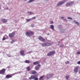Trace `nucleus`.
Instances as JSON below:
<instances>
[{
	"label": "nucleus",
	"mask_w": 80,
	"mask_h": 80,
	"mask_svg": "<svg viewBox=\"0 0 80 80\" xmlns=\"http://www.w3.org/2000/svg\"><path fill=\"white\" fill-rule=\"evenodd\" d=\"M53 23V21L51 22V24H52V23Z\"/></svg>",
	"instance_id": "nucleus-36"
},
{
	"label": "nucleus",
	"mask_w": 80,
	"mask_h": 80,
	"mask_svg": "<svg viewBox=\"0 0 80 80\" xmlns=\"http://www.w3.org/2000/svg\"><path fill=\"white\" fill-rule=\"evenodd\" d=\"M9 57H11V56H8Z\"/></svg>",
	"instance_id": "nucleus-40"
},
{
	"label": "nucleus",
	"mask_w": 80,
	"mask_h": 80,
	"mask_svg": "<svg viewBox=\"0 0 80 80\" xmlns=\"http://www.w3.org/2000/svg\"><path fill=\"white\" fill-rule=\"evenodd\" d=\"M50 27L52 30H53V29H54V26H53V25H51L50 26Z\"/></svg>",
	"instance_id": "nucleus-19"
},
{
	"label": "nucleus",
	"mask_w": 80,
	"mask_h": 80,
	"mask_svg": "<svg viewBox=\"0 0 80 80\" xmlns=\"http://www.w3.org/2000/svg\"><path fill=\"white\" fill-rule=\"evenodd\" d=\"M36 19V17H33L32 18V19Z\"/></svg>",
	"instance_id": "nucleus-31"
},
{
	"label": "nucleus",
	"mask_w": 80,
	"mask_h": 80,
	"mask_svg": "<svg viewBox=\"0 0 80 80\" xmlns=\"http://www.w3.org/2000/svg\"><path fill=\"white\" fill-rule=\"evenodd\" d=\"M31 35H34V32L32 31H30L29 32H26V35L27 37H31Z\"/></svg>",
	"instance_id": "nucleus-1"
},
{
	"label": "nucleus",
	"mask_w": 80,
	"mask_h": 80,
	"mask_svg": "<svg viewBox=\"0 0 80 80\" xmlns=\"http://www.w3.org/2000/svg\"><path fill=\"white\" fill-rule=\"evenodd\" d=\"M55 53V51H50L47 54L48 56H52V55H54Z\"/></svg>",
	"instance_id": "nucleus-3"
},
{
	"label": "nucleus",
	"mask_w": 80,
	"mask_h": 80,
	"mask_svg": "<svg viewBox=\"0 0 80 80\" xmlns=\"http://www.w3.org/2000/svg\"><path fill=\"white\" fill-rule=\"evenodd\" d=\"M68 63H69V61H67L66 62H65V64H68Z\"/></svg>",
	"instance_id": "nucleus-26"
},
{
	"label": "nucleus",
	"mask_w": 80,
	"mask_h": 80,
	"mask_svg": "<svg viewBox=\"0 0 80 80\" xmlns=\"http://www.w3.org/2000/svg\"><path fill=\"white\" fill-rule=\"evenodd\" d=\"M5 71H6L5 69H2L0 70V74L3 75L5 73Z\"/></svg>",
	"instance_id": "nucleus-7"
},
{
	"label": "nucleus",
	"mask_w": 80,
	"mask_h": 80,
	"mask_svg": "<svg viewBox=\"0 0 80 80\" xmlns=\"http://www.w3.org/2000/svg\"><path fill=\"white\" fill-rule=\"evenodd\" d=\"M47 79H48H48H49V78H48V77H47Z\"/></svg>",
	"instance_id": "nucleus-38"
},
{
	"label": "nucleus",
	"mask_w": 80,
	"mask_h": 80,
	"mask_svg": "<svg viewBox=\"0 0 80 80\" xmlns=\"http://www.w3.org/2000/svg\"><path fill=\"white\" fill-rule=\"evenodd\" d=\"M31 20H32V19H28L27 20V22H30Z\"/></svg>",
	"instance_id": "nucleus-27"
},
{
	"label": "nucleus",
	"mask_w": 80,
	"mask_h": 80,
	"mask_svg": "<svg viewBox=\"0 0 80 80\" xmlns=\"http://www.w3.org/2000/svg\"><path fill=\"white\" fill-rule=\"evenodd\" d=\"M77 54H78V55H79L80 54V51H78L77 52Z\"/></svg>",
	"instance_id": "nucleus-28"
},
{
	"label": "nucleus",
	"mask_w": 80,
	"mask_h": 80,
	"mask_svg": "<svg viewBox=\"0 0 80 80\" xmlns=\"http://www.w3.org/2000/svg\"><path fill=\"white\" fill-rule=\"evenodd\" d=\"M39 63H40V62L38 61L35 62L33 63V64L34 65H38L39 64Z\"/></svg>",
	"instance_id": "nucleus-13"
},
{
	"label": "nucleus",
	"mask_w": 80,
	"mask_h": 80,
	"mask_svg": "<svg viewBox=\"0 0 80 80\" xmlns=\"http://www.w3.org/2000/svg\"><path fill=\"white\" fill-rule=\"evenodd\" d=\"M43 77H44V76H42L40 77L39 78V80H42V79H43Z\"/></svg>",
	"instance_id": "nucleus-17"
},
{
	"label": "nucleus",
	"mask_w": 80,
	"mask_h": 80,
	"mask_svg": "<svg viewBox=\"0 0 80 80\" xmlns=\"http://www.w3.org/2000/svg\"><path fill=\"white\" fill-rule=\"evenodd\" d=\"M6 40V38H4V37H3L2 39V40L4 41V40Z\"/></svg>",
	"instance_id": "nucleus-25"
},
{
	"label": "nucleus",
	"mask_w": 80,
	"mask_h": 80,
	"mask_svg": "<svg viewBox=\"0 0 80 80\" xmlns=\"http://www.w3.org/2000/svg\"><path fill=\"white\" fill-rule=\"evenodd\" d=\"M74 23L75 24H77V21H74Z\"/></svg>",
	"instance_id": "nucleus-32"
},
{
	"label": "nucleus",
	"mask_w": 80,
	"mask_h": 80,
	"mask_svg": "<svg viewBox=\"0 0 80 80\" xmlns=\"http://www.w3.org/2000/svg\"><path fill=\"white\" fill-rule=\"evenodd\" d=\"M68 78H69V76H66V78L67 80H68Z\"/></svg>",
	"instance_id": "nucleus-24"
},
{
	"label": "nucleus",
	"mask_w": 80,
	"mask_h": 80,
	"mask_svg": "<svg viewBox=\"0 0 80 80\" xmlns=\"http://www.w3.org/2000/svg\"><path fill=\"white\" fill-rule=\"evenodd\" d=\"M61 47H63V45H62L61 46Z\"/></svg>",
	"instance_id": "nucleus-37"
},
{
	"label": "nucleus",
	"mask_w": 80,
	"mask_h": 80,
	"mask_svg": "<svg viewBox=\"0 0 80 80\" xmlns=\"http://www.w3.org/2000/svg\"><path fill=\"white\" fill-rule=\"evenodd\" d=\"M19 53L21 55H22V56H25V51L24 50H21Z\"/></svg>",
	"instance_id": "nucleus-10"
},
{
	"label": "nucleus",
	"mask_w": 80,
	"mask_h": 80,
	"mask_svg": "<svg viewBox=\"0 0 80 80\" xmlns=\"http://www.w3.org/2000/svg\"><path fill=\"white\" fill-rule=\"evenodd\" d=\"M25 63H30V61L28 60H26L24 62Z\"/></svg>",
	"instance_id": "nucleus-15"
},
{
	"label": "nucleus",
	"mask_w": 80,
	"mask_h": 80,
	"mask_svg": "<svg viewBox=\"0 0 80 80\" xmlns=\"http://www.w3.org/2000/svg\"><path fill=\"white\" fill-rule=\"evenodd\" d=\"M66 1H67L65 0L62 1H60L59 2H58L57 5V6H60V5H62V4H63V3H65Z\"/></svg>",
	"instance_id": "nucleus-5"
},
{
	"label": "nucleus",
	"mask_w": 80,
	"mask_h": 80,
	"mask_svg": "<svg viewBox=\"0 0 80 80\" xmlns=\"http://www.w3.org/2000/svg\"><path fill=\"white\" fill-rule=\"evenodd\" d=\"M40 67H41V65H40V64H38V67H39V68H40Z\"/></svg>",
	"instance_id": "nucleus-30"
},
{
	"label": "nucleus",
	"mask_w": 80,
	"mask_h": 80,
	"mask_svg": "<svg viewBox=\"0 0 80 80\" xmlns=\"http://www.w3.org/2000/svg\"><path fill=\"white\" fill-rule=\"evenodd\" d=\"M64 20H66V19H64Z\"/></svg>",
	"instance_id": "nucleus-42"
},
{
	"label": "nucleus",
	"mask_w": 80,
	"mask_h": 80,
	"mask_svg": "<svg viewBox=\"0 0 80 80\" xmlns=\"http://www.w3.org/2000/svg\"><path fill=\"white\" fill-rule=\"evenodd\" d=\"M50 45H51L50 43L48 42L46 43V47H48L49 46H50Z\"/></svg>",
	"instance_id": "nucleus-14"
},
{
	"label": "nucleus",
	"mask_w": 80,
	"mask_h": 80,
	"mask_svg": "<svg viewBox=\"0 0 80 80\" xmlns=\"http://www.w3.org/2000/svg\"><path fill=\"white\" fill-rule=\"evenodd\" d=\"M15 75V73H13L11 74V75H9V74H7L6 75L5 77L6 78H12L13 75Z\"/></svg>",
	"instance_id": "nucleus-4"
},
{
	"label": "nucleus",
	"mask_w": 80,
	"mask_h": 80,
	"mask_svg": "<svg viewBox=\"0 0 80 80\" xmlns=\"http://www.w3.org/2000/svg\"><path fill=\"white\" fill-rule=\"evenodd\" d=\"M76 24H77L78 25H80V23H78V22H77V23H76Z\"/></svg>",
	"instance_id": "nucleus-33"
},
{
	"label": "nucleus",
	"mask_w": 80,
	"mask_h": 80,
	"mask_svg": "<svg viewBox=\"0 0 80 80\" xmlns=\"http://www.w3.org/2000/svg\"><path fill=\"white\" fill-rule=\"evenodd\" d=\"M66 6L67 7H68V6H70V2H67L66 3Z\"/></svg>",
	"instance_id": "nucleus-23"
},
{
	"label": "nucleus",
	"mask_w": 80,
	"mask_h": 80,
	"mask_svg": "<svg viewBox=\"0 0 80 80\" xmlns=\"http://www.w3.org/2000/svg\"><path fill=\"white\" fill-rule=\"evenodd\" d=\"M50 35V34H49V33H48V34H47V35Z\"/></svg>",
	"instance_id": "nucleus-39"
},
{
	"label": "nucleus",
	"mask_w": 80,
	"mask_h": 80,
	"mask_svg": "<svg viewBox=\"0 0 80 80\" xmlns=\"http://www.w3.org/2000/svg\"><path fill=\"white\" fill-rule=\"evenodd\" d=\"M32 74V75H34V74H37V72L36 71L32 70L31 71Z\"/></svg>",
	"instance_id": "nucleus-11"
},
{
	"label": "nucleus",
	"mask_w": 80,
	"mask_h": 80,
	"mask_svg": "<svg viewBox=\"0 0 80 80\" xmlns=\"http://www.w3.org/2000/svg\"><path fill=\"white\" fill-rule=\"evenodd\" d=\"M26 69L29 72V71H30V66H28L27 68H26Z\"/></svg>",
	"instance_id": "nucleus-16"
},
{
	"label": "nucleus",
	"mask_w": 80,
	"mask_h": 80,
	"mask_svg": "<svg viewBox=\"0 0 80 80\" xmlns=\"http://www.w3.org/2000/svg\"><path fill=\"white\" fill-rule=\"evenodd\" d=\"M36 77H35L33 75H31V76L29 78V80H33L34 79V80H38V78H37L38 75H36Z\"/></svg>",
	"instance_id": "nucleus-2"
},
{
	"label": "nucleus",
	"mask_w": 80,
	"mask_h": 80,
	"mask_svg": "<svg viewBox=\"0 0 80 80\" xmlns=\"http://www.w3.org/2000/svg\"><path fill=\"white\" fill-rule=\"evenodd\" d=\"M1 21L3 23H6L7 22V20L5 19H2Z\"/></svg>",
	"instance_id": "nucleus-12"
},
{
	"label": "nucleus",
	"mask_w": 80,
	"mask_h": 80,
	"mask_svg": "<svg viewBox=\"0 0 80 80\" xmlns=\"http://www.w3.org/2000/svg\"><path fill=\"white\" fill-rule=\"evenodd\" d=\"M64 18V17H61V18Z\"/></svg>",
	"instance_id": "nucleus-41"
},
{
	"label": "nucleus",
	"mask_w": 80,
	"mask_h": 80,
	"mask_svg": "<svg viewBox=\"0 0 80 80\" xmlns=\"http://www.w3.org/2000/svg\"><path fill=\"white\" fill-rule=\"evenodd\" d=\"M79 68H80V67L78 66L75 67V68L73 70L74 72H75V73H77L78 72V70Z\"/></svg>",
	"instance_id": "nucleus-9"
},
{
	"label": "nucleus",
	"mask_w": 80,
	"mask_h": 80,
	"mask_svg": "<svg viewBox=\"0 0 80 80\" xmlns=\"http://www.w3.org/2000/svg\"><path fill=\"white\" fill-rule=\"evenodd\" d=\"M41 45H42V47H46V43H42L41 44Z\"/></svg>",
	"instance_id": "nucleus-18"
},
{
	"label": "nucleus",
	"mask_w": 80,
	"mask_h": 80,
	"mask_svg": "<svg viewBox=\"0 0 80 80\" xmlns=\"http://www.w3.org/2000/svg\"><path fill=\"white\" fill-rule=\"evenodd\" d=\"M74 3V2H73V1L70 2L69 3L70 4V6L72 5H73V4Z\"/></svg>",
	"instance_id": "nucleus-22"
},
{
	"label": "nucleus",
	"mask_w": 80,
	"mask_h": 80,
	"mask_svg": "<svg viewBox=\"0 0 80 80\" xmlns=\"http://www.w3.org/2000/svg\"><path fill=\"white\" fill-rule=\"evenodd\" d=\"M34 68L36 70H39V67L37 66L35 67Z\"/></svg>",
	"instance_id": "nucleus-20"
},
{
	"label": "nucleus",
	"mask_w": 80,
	"mask_h": 80,
	"mask_svg": "<svg viewBox=\"0 0 80 80\" xmlns=\"http://www.w3.org/2000/svg\"><path fill=\"white\" fill-rule=\"evenodd\" d=\"M15 32H13L12 33H9V37L10 38H12V37H13L15 36Z\"/></svg>",
	"instance_id": "nucleus-6"
},
{
	"label": "nucleus",
	"mask_w": 80,
	"mask_h": 80,
	"mask_svg": "<svg viewBox=\"0 0 80 80\" xmlns=\"http://www.w3.org/2000/svg\"><path fill=\"white\" fill-rule=\"evenodd\" d=\"M77 64H80V61H79L77 62Z\"/></svg>",
	"instance_id": "nucleus-34"
},
{
	"label": "nucleus",
	"mask_w": 80,
	"mask_h": 80,
	"mask_svg": "<svg viewBox=\"0 0 80 80\" xmlns=\"http://www.w3.org/2000/svg\"><path fill=\"white\" fill-rule=\"evenodd\" d=\"M35 0H30L28 2V3H31V2H33V1H35Z\"/></svg>",
	"instance_id": "nucleus-21"
},
{
	"label": "nucleus",
	"mask_w": 80,
	"mask_h": 80,
	"mask_svg": "<svg viewBox=\"0 0 80 80\" xmlns=\"http://www.w3.org/2000/svg\"><path fill=\"white\" fill-rule=\"evenodd\" d=\"M38 39L40 41H42V42H45V39L43 38L42 37L39 36L38 38Z\"/></svg>",
	"instance_id": "nucleus-8"
},
{
	"label": "nucleus",
	"mask_w": 80,
	"mask_h": 80,
	"mask_svg": "<svg viewBox=\"0 0 80 80\" xmlns=\"http://www.w3.org/2000/svg\"><path fill=\"white\" fill-rule=\"evenodd\" d=\"M68 19H70V20H72V18L70 17H68Z\"/></svg>",
	"instance_id": "nucleus-29"
},
{
	"label": "nucleus",
	"mask_w": 80,
	"mask_h": 80,
	"mask_svg": "<svg viewBox=\"0 0 80 80\" xmlns=\"http://www.w3.org/2000/svg\"><path fill=\"white\" fill-rule=\"evenodd\" d=\"M29 13L30 14H31V15H32V14L33 13L32 12H29Z\"/></svg>",
	"instance_id": "nucleus-35"
}]
</instances>
